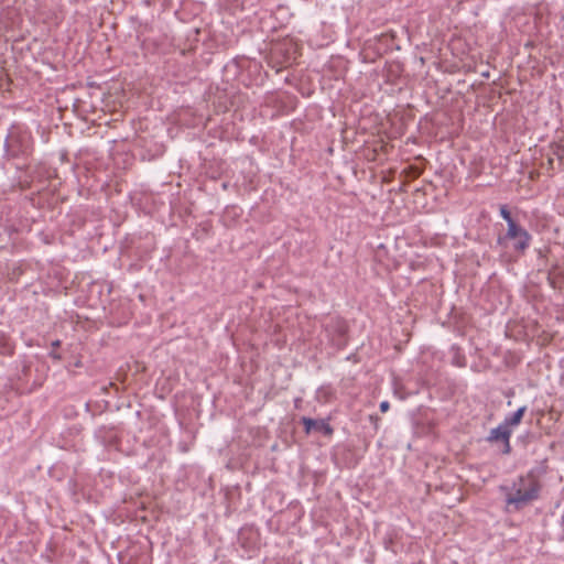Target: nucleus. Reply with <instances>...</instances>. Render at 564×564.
<instances>
[{
  "instance_id": "nucleus-1",
  "label": "nucleus",
  "mask_w": 564,
  "mask_h": 564,
  "mask_svg": "<svg viewBox=\"0 0 564 564\" xmlns=\"http://www.w3.org/2000/svg\"><path fill=\"white\" fill-rule=\"evenodd\" d=\"M539 473L531 469L527 475L519 476L511 486H500L507 512H519L540 499L543 485L538 477Z\"/></svg>"
},
{
  "instance_id": "nucleus-2",
  "label": "nucleus",
  "mask_w": 564,
  "mask_h": 564,
  "mask_svg": "<svg viewBox=\"0 0 564 564\" xmlns=\"http://www.w3.org/2000/svg\"><path fill=\"white\" fill-rule=\"evenodd\" d=\"M322 335L335 350H343L349 343L348 322L339 315H327L322 321Z\"/></svg>"
},
{
  "instance_id": "nucleus-3",
  "label": "nucleus",
  "mask_w": 564,
  "mask_h": 564,
  "mask_svg": "<svg viewBox=\"0 0 564 564\" xmlns=\"http://www.w3.org/2000/svg\"><path fill=\"white\" fill-rule=\"evenodd\" d=\"M31 150V135L19 129H12L4 140V158L19 159L29 154Z\"/></svg>"
},
{
  "instance_id": "nucleus-4",
  "label": "nucleus",
  "mask_w": 564,
  "mask_h": 564,
  "mask_svg": "<svg viewBox=\"0 0 564 564\" xmlns=\"http://www.w3.org/2000/svg\"><path fill=\"white\" fill-rule=\"evenodd\" d=\"M508 241H512V250L514 253L519 257H522L525 254L531 245L532 236L520 224H516L507 228V231L503 236H499L497 238V243L499 246L506 247Z\"/></svg>"
},
{
  "instance_id": "nucleus-5",
  "label": "nucleus",
  "mask_w": 564,
  "mask_h": 564,
  "mask_svg": "<svg viewBox=\"0 0 564 564\" xmlns=\"http://www.w3.org/2000/svg\"><path fill=\"white\" fill-rule=\"evenodd\" d=\"M330 417L327 419H312L308 416H302L301 423L304 427V432L306 435L312 433H321L327 437L334 434V429L329 424Z\"/></svg>"
},
{
  "instance_id": "nucleus-6",
  "label": "nucleus",
  "mask_w": 564,
  "mask_h": 564,
  "mask_svg": "<svg viewBox=\"0 0 564 564\" xmlns=\"http://www.w3.org/2000/svg\"><path fill=\"white\" fill-rule=\"evenodd\" d=\"M511 434L512 430L508 429L507 426L503 425V423H501L489 432V435L486 437V441L491 444L501 442L503 445L501 453L503 455H509L512 451L510 444Z\"/></svg>"
},
{
  "instance_id": "nucleus-7",
  "label": "nucleus",
  "mask_w": 564,
  "mask_h": 564,
  "mask_svg": "<svg viewBox=\"0 0 564 564\" xmlns=\"http://www.w3.org/2000/svg\"><path fill=\"white\" fill-rule=\"evenodd\" d=\"M527 410H528L527 405H523V406H520V408H519L517 411H514L513 413L508 414V415L505 417L503 422H502V423H503V425H505V426H507V427H508V429H510V430H511L512 427H514V426H518V425L521 423V421H522V419H523V416H524V414H525Z\"/></svg>"
},
{
  "instance_id": "nucleus-8",
  "label": "nucleus",
  "mask_w": 564,
  "mask_h": 564,
  "mask_svg": "<svg viewBox=\"0 0 564 564\" xmlns=\"http://www.w3.org/2000/svg\"><path fill=\"white\" fill-rule=\"evenodd\" d=\"M499 214L501 216V218L507 223V228L516 225V224H519L511 215L509 208L507 205H500L499 207Z\"/></svg>"
},
{
  "instance_id": "nucleus-9",
  "label": "nucleus",
  "mask_w": 564,
  "mask_h": 564,
  "mask_svg": "<svg viewBox=\"0 0 564 564\" xmlns=\"http://www.w3.org/2000/svg\"><path fill=\"white\" fill-rule=\"evenodd\" d=\"M550 148H551L552 154L557 158L560 163H562L563 160H564V145H561V144H557V143H553V144H551Z\"/></svg>"
},
{
  "instance_id": "nucleus-10",
  "label": "nucleus",
  "mask_w": 564,
  "mask_h": 564,
  "mask_svg": "<svg viewBox=\"0 0 564 564\" xmlns=\"http://www.w3.org/2000/svg\"><path fill=\"white\" fill-rule=\"evenodd\" d=\"M423 173V170L416 165H410L406 169V174L412 180L419 178Z\"/></svg>"
},
{
  "instance_id": "nucleus-11",
  "label": "nucleus",
  "mask_w": 564,
  "mask_h": 564,
  "mask_svg": "<svg viewBox=\"0 0 564 564\" xmlns=\"http://www.w3.org/2000/svg\"><path fill=\"white\" fill-rule=\"evenodd\" d=\"M61 340L56 339L52 343V350L48 352V357L54 360H62V355L56 351V348L61 346Z\"/></svg>"
},
{
  "instance_id": "nucleus-12",
  "label": "nucleus",
  "mask_w": 564,
  "mask_h": 564,
  "mask_svg": "<svg viewBox=\"0 0 564 564\" xmlns=\"http://www.w3.org/2000/svg\"><path fill=\"white\" fill-rule=\"evenodd\" d=\"M379 409L382 413H386L390 409V403L388 401H382Z\"/></svg>"
},
{
  "instance_id": "nucleus-13",
  "label": "nucleus",
  "mask_w": 564,
  "mask_h": 564,
  "mask_svg": "<svg viewBox=\"0 0 564 564\" xmlns=\"http://www.w3.org/2000/svg\"><path fill=\"white\" fill-rule=\"evenodd\" d=\"M547 280H549L550 285H551L552 288H555V281H554V279L551 276V273L549 274Z\"/></svg>"
},
{
  "instance_id": "nucleus-14",
  "label": "nucleus",
  "mask_w": 564,
  "mask_h": 564,
  "mask_svg": "<svg viewBox=\"0 0 564 564\" xmlns=\"http://www.w3.org/2000/svg\"><path fill=\"white\" fill-rule=\"evenodd\" d=\"M481 76L485 78H489L490 75H489V72L487 70V72L481 73Z\"/></svg>"
},
{
  "instance_id": "nucleus-15",
  "label": "nucleus",
  "mask_w": 564,
  "mask_h": 564,
  "mask_svg": "<svg viewBox=\"0 0 564 564\" xmlns=\"http://www.w3.org/2000/svg\"><path fill=\"white\" fill-rule=\"evenodd\" d=\"M553 162L554 160L552 158L549 159V164L552 166L553 165Z\"/></svg>"
},
{
  "instance_id": "nucleus-16",
  "label": "nucleus",
  "mask_w": 564,
  "mask_h": 564,
  "mask_svg": "<svg viewBox=\"0 0 564 564\" xmlns=\"http://www.w3.org/2000/svg\"><path fill=\"white\" fill-rule=\"evenodd\" d=\"M456 365H457L458 367L464 366V364H462V362H459V361H457V362H456Z\"/></svg>"
}]
</instances>
